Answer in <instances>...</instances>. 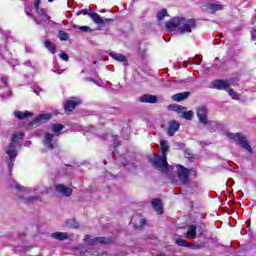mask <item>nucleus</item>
I'll return each instance as SVG.
<instances>
[{"label": "nucleus", "mask_w": 256, "mask_h": 256, "mask_svg": "<svg viewBox=\"0 0 256 256\" xmlns=\"http://www.w3.org/2000/svg\"><path fill=\"white\" fill-rule=\"evenodd\" d=\"M166 27L169 31L177 29L180 35H185V33H191L197 27V24L195 19L176 17L167 22Z\"/></svg>", "instance_id": "obj_1"}, {"label": "nucleus", "mask_w": 256, "mask_h": 256, "mask_svg": "<svg viewBox=\"0 0 256 256\" xmlns=\"http://www.w3.org/2000/svg\"><path fill=\"white\" fill-rule=\"evenodd\" d=\"M25 137L23 132H16L12 135V140L9 146L6 148V163L8 166L9 175L13 173V165L17 158V143Z\"/></svg>", "instance_id": "obj_2"}, {"label": "nucleus", "mask_w": 256, "mask_h": 256, "mask_svg": "<svg viewBox=\"0 0 256 256\" xmlns=\"http://www.w3.org/2000/svg\"><path fill=\"white\" fill-rule=\"evenodd\" d=\"M160 148L162 156L155 157L152 160V163L158 171H161V173H167L169 171V164L167 163V151L169 149V144L167 141H161Z\"/></svg>", "instance_id": "obj_3"}, {"label": "nucleus", "mask_w": 256, "mask_h": 256, "mask_svg": "<svg viewBox=\"0 0 256 256\" xmlns=\"http://www.w3.org/2000/svg\"><path fill=\"white\" fill-rule=\"evenodd\" d=\"M196 115L198 121L202 123V125H210L209 128L211 132L217 131V129H221V124L215 121L209 120L207 116L209 115V109L205 105L198 106L196 108Z\"/></svg>", "instance_id": "obj_4"}, {"label": "nucleus", "mask_w": 256, "mask_h": 256, "mask_svg": "<svg viewBox=\"0 0 256 256\" xmlns=\"http://www.w3.org/2000/svg\"><path fill=\"white\" fill-rule=\"evenodd\" d=\"M39 5H41V0H34L36 15L33 16V19L37 25H45L51 17L47 15V11L45 9L39 8Z\"/></svg>", "instance_id": "obj_5"}, {"label": "nucleus", "mask_w": 256, "mask_h": 256, "mask_svg": "<svg viewBox=\"0 0 256 256\" xmlns=\"http://www.w3.org/2000/svg\"><path fill=\"white\" fill-rule=\"evenodd\" d=\"M168 111H175V113H180L183 119H186L187 121H191L195 115L193 111H187V107L181 106L179 104H170L168 106Z\"/></svg>", "instance_id": "obj_6"}, {"label": "nucleus", "mask_w": 256, "mask_h": 256, "mask_svg": "<svg viewBox=\"0 0 256 256\" xmlns=\"http://www.w3.org/2000/svg\"><path fill=\"white\" fill-rule=\"evenodd\" d=\"M115 240L113 239V237H95V238H91L90 235H86L84 237V243H86V245H108V243H113Z\"/></svg>", "instance_id": "obj_7"}, {"label": "nucleus", "mask_w": 256, "mask_h": 256, "mask_svg": "<svg viewBox=\"0 0 256 256\" xmlns=\"http://www.w3.org/2000/svg\"><path fill=\"white\" fill-rule=\"evenodd\" d=\"M227 137H229V139H232V141H237V143H239V145H241L243 149L251 152V145H249V142L241 133H228Z\"/></svg>", "instance_id": "obj_8"}, {"label": "nucleus", "mask_w": 256, "mask_h": 256, "mask_svg": "<svg viewBox=\"0 0 256 256\" xmlns=\"http://www.w3.org/2000/svg\"><path fill=\"white\" fill-rule=\"evenodd\" d=\"M177 175L178 179L183 183V185H186V183H189V175L191 174V170L183 167L182 165H177Z\"/></svg>", "instance_id": "obj_9"}, {"label": "nucleus", "mask_w": 256, "mask_h": 256, "mask_svg": "<svg viewBox=\"0 0 256 256\" xmlns=\"http://www.w3.org/2000/svg\"><path fill=\"white\" fill-rule=\"evenodd\" d=\"M15 188L18 189V191H22L24 194L19 195L20 199H22L23 203H26L27 205H31L35 201V198H27V189H25L23 186L17 184V182H14Z\"/></svg>", "instance_id": "obj_10"}, {"label": "nucleus", "mask_w": 256, "mask_h": 256, "mask_svg": "<svg viewBox=\"0 0 256 256\" xmlns=\"http://www.w3.org/2000/svg\"><path fill=\"white\" fill-rule=\"evenodd\" d=\"M44 145L48 149H55V147H57V140L55 139V135L51 133H46L45 139H44Z\"/></svg>", "instance_id": "obj_11"}, {"label": "nucleus", "mask_w": 256, "mask_h": 256, "mask_svg": "<svg viewBox=\"0 0 256 256\" xmlns=\"http://www.w3.org/2000/svg\"><path fill=\"white\" fill-rule=\"evenodd\" d=\"M80 103H81V100L77 98H71L64 104L65 112L71 113V111H73L77 107V105H79Z\"/></svg>", "instance_id": "obj_12"}, {"label": "nucleus", "mask_w": 256, "mask_h": 256, "mask_svg": "<svg viewBox=\"0 0 256 256\" xmlns=\"http://www.w3.org/2000/svg\"><path fill=\"white\" fill-rule=\"evenodd\" d=\"M88 15L93 20V22L96 23V25H103V23H109V21H113L109 18L103 19L99 14L95 12H90Z\"/></svg>", "instance_id": "obj_13"}, {"label": "nucleus", "mask_w": 256, "mask_h": 256, "mask_svg": "<svg viewBox=\"0 0 256 256\" xmlns=\"http://www.w3.org/2000/svg\"><path fill=\"white\" fill-rule=\"evenodd\" d=\"M53 115L47 113V114H40L38 117H36L32 122L31 125H41L42 123H47L49 119H51Z\"/></svg>", "instance_id": "obj_14"}, {"label": "nucleus", "mask_w": 256, "mask_h": 256, "mask_svg": "<svg viewBox=\"0 0 256 256\" xmlns=\"http://www.w3.org/2000/svg\"><path fill=\"white\" fill-rule=\"evenodd\" d=\"M179 127H180L179 123L175 122V120L170 121L168 124V130H167L169 137H173L175 133L179 131Z\"/></svg>", "instance_id": "obj_15"}, {"label": "nucleus", "mask_w": 256, "mask_h": 256, "mask_svg": "<svg viewBox=\"0 0 256 256\" xmlns=\"http://www.w3.org/2000/svg\"><path fill=\"white\" fill-rule=\"evenodd\" d=\"M56 191L60 193L61 195H64L65 197H69L71 193H73V189L63 185V184H58L56 185Z\"/></svg>", "instance_id": "obj_16"}, {"label": "nucleus", "mask_w": 256, "mask_h": 256, "mask_svg": "<svg viewBox=\"0 0 256 256\" xmlns=\"http://www.w3.org/2000/svg\"><path fill=\"white\" fill-rule=\"evenodd\" d=\"M140 103H157L158 98L155 95L144 94L139 97Z\"/></svg>", "instance_id": "obj_17"}, {"label": "nucleus", "mask_w": 256, "mask_h": 256, "mask_svg": "<svg viewBox=\"0 0 256 256\" xmlns=\"http://www.w3.org/2000/svg\"><path fill=\"white\" fill-rule=\"evenodd\" d=\"M214 89L223 90V89H229V82L227 80H216L213 82Z\"/></svg>", "instance_id": "obj_18"}, {"label": "nucleus", "mask_w": 256, "mask_h": 256, "mask_svg": "<svg viewBox=\"0 0 256 256\" xmlns=\"http://www.w3.org/2000/svg\"><path fill=\"white\" fill-rule=\"evenodd\" d=\"M186 237L187 239H197V226L189 225L187 227Z\"/></svg>", "instance_id": "obj_19"}, {"label": "nucleus", "mask_w": 256, "mask_h": 256, "mask_svg": "<svg viewBox=\"0 0 256 256\" xmlns=\"http://www.w3.org/2000/svg\"><path fill=\"white\" fill-rule=\"evenodd\" d=\"M151 203L154 211H156L158 215H163V205H161V200L153 199Z\"/></svg>", "instance_id": "obj_20"}, {"label": "nucleus", "mask_w": 256, "mask_h": 256, "mask_svg": "<svg viewBox=\"0 0 256 256\" xmlns=\"http://www.w3.org/2000/svg\"><path fill=\"white\" fill-rule=\"evenodd\" d=\"M51 237L57 241H65L69 239V234H67V232H55L51 234Z\"/></svg>", "instance_id": "obj_21"}, {"label": "nucleus", "mask_w": 256, "mask_h": 256, "mask_svg": "<svg viewBox=\"0 0 256 256\" xmlns=\"http://www.w3.org/2000/svg\"><path fill=\"white\" fill-rule=\"evenodd\" d=\"M190 93L189 92H182V93H178L172 96V99L174 101H176L177 103L181 102V101H185V99H187L189 97Z\"/></svg>", "instance_id": "obj_22"}, {"label": "nucleus", "mask_w": 256, "mask_h": 256, "mask_svg": "<svg viewBox=\"0 0 256 256\" xmlns=\"http://www.w3.org/2000/svg\"><path fill=\"white\" fill-rule=\"evenodd\" d=\"M109 55L112 57V59L119 61L120 63H125V61H127V57H125L123 54L110 52Z\"/></svg>", "instance_id": "obj_23"}, {"label": "nucleus", "mask_w": 256, "mask_h": 256, "mask_svg": "<svg viewBox=\"0 0 256 256\" xmlns=\"http://www.w3.org/2000/svg\"><path fill=\"white\" fill-rule=\"evenodd\" d=\"M31 112L29 111H26V112H21V111H14V116L17 118V119H27V117H31Z\"/></svg>", "instance_id": "obj_24"}, {"label": "nucleus", "mask_w": 256, "mask_h": 256, "mask_svg": "<svg viewBox=\"0 0 256 256\" xmlns=\"http://www.w3.org/2000/svg\"><path fill=\"white\" fill-rule=\"evenodd\" d=\"M44 47L50 51V53H55V44L51 41H45L44 42Z\"/></svg>", "instance_id": "obj_25"}, {"label": "nucleus", "mask_w": 256, "mask_h": 256, "mask_svg": "<svg viewBox=\"0 0 256 256\" xmlns=\"http://www.w3.org/2000/svg\"><path fill=\"white\" fill-rule=\"evenodd\" d=\"M52 131H53V133H56V135H59V133H61V131H63V125L53 124L52 125Z\"/></svg>", "instance_id": "obj_26"}, {"label": "nucleus", "mask_w": 256, "mask_h": 256, "mask_svg": "<svg viewBox=\"0 0 256 256\" xmlns=\"http://www.w3.org/2000/svg\"><path fill=\"white\" fill-rule=\"evenodd\" d=\"M208 9H210V11H221V9H223V6L219 5V4H209L208 5Z\"/></svg>", "instance_id": "obj_27"}, {"label": "nucleus", "mask_w": 256, "mask_h": 256, "mask_svg": "<svg viewBox=\"0 0 256 256\" xmlns=\"http://www.w3.org/2000/svg\"><path fill=\"white\" fill-rule=\"evenodd\" d=\"M165 17H167V10L162 9L160 12H158L157 14L158 21H163Z\"/></svg>", "instance_id": "obj_28"}, {"label": "nucleus", "mask_w": 256, "mask_h": 256, "mask_svg": "<svg viewBox=\"0 0 256 256\" xmlns=\"http://www.w3.org/2000/svg\"><path fill=\"white\" fill-rule=\"evenodd\" d=\"M58 37L60 41H67V39H69V34L65 31H59Z\"/></svg>", "instance_id": "obj_29"}, {"label": "nucleus", "mask_w": 256, "mask_h": 256, "mask_svg": "<svg viewBox=\"0 0 256 256\" xmlns=\"http://www.w3.org/2000/svg\"><path fill=\"white\" fill-rule=\"evenodd\" d=\"M145 223H147V221L144 218H138V223H135L134 226L136 227V229H142Z\"/></svg>", "instance_id": "obj_30"}, {"label": "nucleus", "mask_w": 256, "mask_h": 256, "mask_svg": "<svg viewBox=\"0 0 256 256\" xmlns=\"http://www.w3.org/2000/svg\"><path fill=\"white\" fill-rule=\"evenodd\" d=\"M66 227H73L74 229H77L79 228V223H77L75 220H68L66 222Z\"/></svg>", "instance_id": "obj_31"}, {"label": "nucleus", "mask_w": 256, "mask_h": 256, "mask_svg": "<svg viewBox=\"0 0 256 256\" xmlns=\"http://www.w3.org/2000/svg\"><path fill=\"white\" fill-rule=\"evenodd\" d=\"M228 94L234 101H239V94H237V92H235L233 89H229Z\"/></svg>", "instance_id": "obj_32"}, {"label": "nucleus", "mask_w": 256, "mask_h": 256, "mask_svg": "<svg viewBox=\"0 0 256 256\" xmlns=\"http://www.w3.org/2000/svg\"><path fill=\"white\" fill-rule=\"evenodd\" d=\"M76 29H78V31H81L82 33L91 32V27L88 26H76Z\"/></svg>", "instance_id": "obj_33"}, {"label": "nucleus", "mask_w": 256, "mask_h": 256, "mask_svg": "<svg viewBox=\"0 0 256 256\" xmlns=\"http://www.w3.org/2000/svg\"><path fill=\"white\" fill-rule=\"evenodd\" d=\"M176 243L179 245V247H187V241L182 238H177Z\"/></svg>", "instance_id": "obj_34"}, {"label": "nucleus", "mask_w": 256, "mask_h": 256, "mask_svg": "<svg viewBox=\"0 0 256 256\" xmlns=\"http://www.w3.org/2000/svg\"><path fill=\"white\" fill-rule=\"evenodd\" d=\"M186 247H190V249H201V246L199 244L189 242H187Z\"/></svg>", "instance_id": "obj_35"}, {"label": "nucleus", "mask_w": 256, "mask_h": 256, "mask_svg": "<svg viewBox=\"0 0 256 256\" xmlns=\"http://www.w3.org/2000/svg\"><path fill=\"white\" fill-rule=\"evenodd\" d=\"M60 58L63 61H69V55H67V53H60Z\"/></svg>", "instance_id": "obj_36"}, {"label": "nucleus", "mask_w": 256, "mask_h": 256, "mask_svg": "<svg viewBox=\"0 0 256 256\" xmlns=\"http://www.w3.org/2000/svg\"><path fill=\"white\" fill-rule=\"evenodd\" d=\"M76 255H79V253H87V249H85V248H79V249H77L76 250Z\"/></svg>", "instance_id": "obj_37"}, {"label": "nucleus", "mask_w": 256, "mask_h": 256, "mask_svg": "<svg viewBox=\"0 0 256 256\" xmlns=\"http://www.w3.org/2000/svg\"><path fill=\"white\" fill-rule=\"evenodd\" d=\"M25 13L28 17H33V14H31L27 8L25 9Z\"/></svg>", "instance_id": "obj_38"}, {"label": "nucleus", "mask_w": 256, "mask_h": 256, "mask_svg": "<svg viewBox=\"0 0 256 256\" xmlns=\"http://www.w3.org/2000/svg\"><path fill=\"white\" fill-rule=\"evenodd\" d=\"M251 35H252V39H256V29H254L253 32H251Z\"/></svg>", "instance_id": "obj_39"}, {"label": "nucleus", "mask_w": 256, "mask_h": 256, "mask_svg": "<svg viewBox=\"0 0 256 256\" xmlns=\"http://www.w3.org/2000/svg\"><path fill=\"white\" fill-rule=\"evenodd\" d=\"M2 82L4 83L5 87H7V77H2Z\"/></svg>", "instance_id": "obj_40"}, {"label": "nucleus", "mask_w": 256, "mask_h": 256, "mask_svg": "<svg viewBox=\"0 0 256 256\" xmlns=\"http://www.w3.org/2000/svg\"><path fill=\"white\" fill-rule=\"evenodd\" d=\"M34 93H36V95H39V93H41V89L36 88L33 90Z\"/></svg>", "instance_id": "obj_41"}, {"label": "nucleus", "mask_w": 256, "mask_h": 256, "mask_svg": "<svg viewBox=\"0 0 256 256\" xmlns=\"http://www.w3.org/2000/svg\"><path fill=\"white\" fill-rule=\"evenodd\" d=\"M24 65H26L27 67H31L32 63L30 60H28L24 63Z\"/></svg>", "instance_id": "obj_42"}, {"label": "nucleus", "mask_w": 256, "mask_h": 256, "mask_svg": "<svg viewBox=\"0 0 256 256\" xmlns=\"http://www.w3.org/2000/svg\"><path fill=\"white\" fill-rule=\"evenodd\" d=\"M86 81H90V82H92V83H97V82L95 81V79H93V78H86Z\"/></svg>", "instance_id": "obj_43"}, {"label": "nucleus", "mask_w": 256, "mask_h": 256, "mask_svg": "<svg viewBox=\"0 0 256 256\" xmlns=\"http://www.w3.org/2000/svg\"><path fill=\"white\" fill-rule=\"evenodd\" d=\"M54 73H58V75H61L63 73V71L58 70V71H54Z\"/></svg>", "instance_id": "obj_44"}, {"label": "nucleus", "mask_w": 256, "mask_h": 256, "mask_svg": "<svg viewBox=\"0 0 256 256\" xmlns=\"http://www.w3.org/2000/svg\"><path fill=\"white\" fill-rule=\"evenodd\" d=\"M82 13H83L84 15H87V11H85V10H83Z\"/></svg>", "instance_id": "obj_45"}, {"label": "nucleus", "mask_w": 256, "mask_h": 256, "mask_svg": "<svg viewBox=\"0 0 256 256\" xmlns=\"http://www.w3.org/2000/svg\"><path fill=\"white\" fill-rule=\"evenodd\" d=\"M199 143H200V145H202V146H203V145H206L204 142H199Z\"/></svg>", "instance_id": "obj_46"}, {"label": "nucleus", "mask_w": 256, "mask_h": 256, "mask_svg": "<svg viewBox=\"0 0 256 256\" xmlns=\"http://www.w3.org/2000/svg\"><path fill=\"white\" fill-rule=\"evenodd\" d=\"M49 1V3H53L55 0H48Z\"/></svg>", "instance_id": "obj_47"}, {"label": "nucleus", "mask_w": 256, "mask_h": 256, "mask_svg": "<svg viewBox=\"0 0 256 256\" xmlns=\"http://www.w3.org/2000/svg\"><path fill=\"white\" fill-rule=\"evenodd\" d=\"M101 13H105V10H101Z\"/></svg>", "instance_id": "obj_48"}, {"label": "nucleus", "mask_w": 256, "mask_h": 256, "mask_svg": "<svg viewBox=\"0 0 256 256\" xmlns=\"http://www.w3.org/2000/svg\"><path fill=\"white\" fill-rule=\"evenodd\" d=\"M134 220H135V217L132 218V221H134Z\"/></svg>", "instance_id": "obj_49"}]
</instances>
